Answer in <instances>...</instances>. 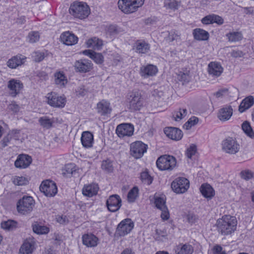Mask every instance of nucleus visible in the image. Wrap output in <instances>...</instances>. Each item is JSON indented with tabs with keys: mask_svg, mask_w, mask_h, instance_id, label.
I'll return each mask as SVG.
<instances>
[{
	"mask_svg": "<svg viewBox=\"0 0 254 254\" xmlns=\"http://www.w3.org/2000/svg\"><path fill=\"white\" fill-rule=\"evenodd\" d=\"M216 225L219 233L227 235L236 230L237 221L234 216L224 215L221 219L217 220Z\"/></svg>",
	"mask_w": 254,
	"mask_h": 254,
	"instance_id": "nucleus-1",
	"label": "nucleus"
},
{
	"mask_svg": "<svg viewBox=\"0 0 254 254\" xmlns=\"http://www.w3.org/2000/svg\"><path fill=\"white\" fill-rule=\"evenodd\" d=\"M69 12L75 18L84 19L89 15L90 9L85 2L75 1L70 4Z\"/></svg>",
	"mask_w": 254,
	"mask_h": 254,
	"instance_id": "nucleus-2",
	"label": "nucleus"
},
{
	"mask_svg": "<svg viewBox=\"0 0 254 254\" xmlns=\"http://www.w3.org/2000/svg\"><path fill=\"white\" fill-rule=\"evenodd\" d=\"M144 0H119L118 7L125 13H132L141 6Z\"/></svg>",
	"mask_w": 254,
	"mask_h": 254,
	"instance_id": "nucleus-3",
	"label": "nucleus"
},
{
	"mask_svg": "<svg viewBox=\"0 0 254 254\" xmlns=\"http://www.w3.org/2000/svg\"><path fill=\"white\" fill-rule=\"evenodd\" d=\"M176 158L168 155L161 156L156 161L157 167L162 171L172 170L176 167Z\"/></svg>",
	"mask_w": 254,
	"mask_h": 254,
	"instance_id": "nucleus-4",
	"label": "nucleus"
},
{
	"mask_svg": "<svg viewBox=\"0 0 254 254\" xmlns=\"http://www.w3.org/2000/svg\"><path fill=\"white\" fill-rule=\"evenodd\" d=\"M34 203L35 201L32 197L24 196L17 203V211L23 215L29 213L32 211Z\"/></svg>",
	"mask_w": 254,
	"mask_h": 254,
	"instance_id": "nucleus-5",
	"label": "nucleus"
},
{
	"mask_svg": "<svg viewBox=\"0 0 254 254\" xmlns=\"http://www.w3.org/2000/svg\"><path fill=\"white\" fill-rule=\"evenodd\" d=\"M222 149L226 153L235 154L240 150V145L235 138L228 137L222 142Z\"/></svg>",
	"mask_w": 254,
	"mask_h": 254,
	"instance_id": "nucleus-6",
	"label": "nucleus"
},
{
	"mask_svg": "<svg viewBox=\"0 0 254 254\" xmlns=\"http://www.w3.org/2000/svg\"><path fill=\"white\" fill-rule=\"evenodd\" d=\"M127 101L129 103V109L131 111L139 110L143 106V98L141 93L137 91L130 93L127 98Z\"/></svg>",
	"mask_w": 254,
	"mask_h": 254,
	"instance_id": "nucleus-7",
	"label": "nucleus"
},
{
	"mask_svg": "<svg viewBox=\"0 0 254 254\" xmlns=\"http://www.w3.org/2000/svg\"><path fill=\"white\" fill-rule=\"evenodd\" d=\"M190 187L189 181L184 177H178L171 184L172 190L176 193H183Z\"/></svg>",
	"mask_w": 254,
	"mask_h": 254,
	"instance_id": "nucleus-8",
	"label": "nucleus"
},
{
	"mask_svg": "<svg viewBox=\"0 0 254 254\" xmlns=\"http://www.w3.org/2000/svg\"><path fill=\"white\" fill-rule=\"evenodd\" d=\"M40 190L47 197L54 196L58 192L56 184L50 180H46L42 182Z\"/></svg>",
	"mask_w": 254,
	"mask_h": 254,
	"instance_id": "nucleus-9",
	"label": "nucleus"
},
{
	"mask_svg": "<svg viewBox=\"0 0 254 254\" xmlns=\"http://www.w3.org/2000/svg\"><path fill=\"white\" fill-rule=\"evenodd\" d=\"M147 145L141 141H137L130 145V154L135 159L141 158L146 152Z\"/></svg>",
	"mask_w": 254,
	"mask_h": 254,
	"instance_id": "nucleus-10",
	"label": "nucleus"
},
{
	"mask_svg": "<svg viewBox=\"0 0 254 254\" xmlns=\"http://www.w3.org/2000/svg\"><path fill=\"white\" fill-rule=\"evenodd\" d=\"M134 227V223L130 218L122 220L118 225L116 232L120 236H124L129 233Z\"/></svg>",
	"mask_w": 254,
	"mask_h": 254,
	"instance_id": "nucleus-11",
	"label": "nucleus"
},
{
	"mask_svg": "<svg viewBox=\"0 0 254 254\" xmlns=\"http://www.w3.org/2000/svg\"><path fill=\"white\" fill-rule=\"evenodd\" d=\"M46 98L48 104L52 107L63 108L65 104V98L59 96L56 92L48 93Z\"/></svg>",
	"mask_w": 254,
	"mask_h": 254,
	"instance_id": "nucleus-12",
	"label": "nucleus"
},
{
	"mask_svg": "<svg viewBox=\"0 0 254 254\" xmlns=\"http://www.w3.org/2000/svg\"><path fill=\"white\" fill-rule=\"evenodd\" d=\"M134 131V127L131 124L124 123L118 125L116 132L120 137L131 136Z\"/></svg>",
	"mask_w": 254,
	"mask_h": 254,
	"instance_id": "nucleus-13",
	"label": "nucleus"
},
{
	"mask_svg": "<svg viewBox=\"0 0 254 254\" xmlns=\"http://www.w3.org/2000/svg\"><path fill=\"white\" fill-rule=\"evenodd\" d=\"M108 209L111 212L118 211L122 205V200L118 194L111 195L106 201Z\"/></svg>",
	"mask_w": 254,
	"mask_h": 254,
	"instance_id": "nucleus-14",
	"label": "nucleus"
},
{
	"mask_svg": "<svg viewBox=\"0 0 254 254\" xmlns=\"http://www.w3.org/2000/svg\"><path fill=\"white\" fill-rule=\"evenodd\" d=\"M7 87L9 90V95L12 97H15L20 93L23 88V85L20 80L12 79L8 82Z\"/></svg>",
	"mask_w": 254,
	"mask_h": 254,
	"instance_id": "nucleus-15",
	"label": "nucleus"
},
{
	"mask_svg": "<svg viewBox=\"0 0 254 254\" xmlns=\"http://www.w3.org/2000/svg\"><path fill=\"white\" fill-rule=\"evenodd\" d=\"M74 67L76 71L86 73L92 68V64L88 60L81 59L75 62Z\"/></svg>",
	"mask_w": 254,
	"mask_h": 254,
	"instance_id": "nucleus-16",
	"label": "nucleus"
},
{
	"mask_svg": "<svg viewBox=\"0 0 254 254\" xmlns=\"http://www.w3.org/2000/svg\"><path fill=\"white\" fill-rule=\"evenodd\" d=\"M164 132L167 136L174 140H179L183 136L182 131L175 127H166L164 128Z\"/></svg>",
	"mask_w": 254,
	"mask_h": 254,
	"instance_id": "nucleus-17",
	"label": "nucleus"
},
{
	"mask_svg": "<svg viewBox=\"0 0 254 254\" xmlns=\"http://www.w3.org/2000/svg\"><path fill=\"white\" fill-rule=\"evenodd\" d=\"M150 46L143 40H138L134 44L133 50L139 54H145L150 51Z\"/></svg>",
	"mask_w": 254,
	"mask_h": 254,
	"instance_id": "nucleus-18",
	"label": "nucleus"
},
{
	"mask_svg": "<svg viewBox=\"0 0 254 254\" xmlns=\"http://www.w3.org/2000/svg\"><path fill=\"white\" fill-rule=\"evenodd\" d=\"M32 162L31 157L25 154H20L14 163L16 168L22 169L28 167Z\"/></svg>",
	"mask_w": 254,
	"mask_h": 254,
	"instance_id": "nucleus-19",
	"label": "nucleus"
},
{
	"mask_svg": "<svg viewBox=\"0 0 254 254\" xmlns=\"http://www.w3.org/2000/svg\"><path fill=\"white\" fill-rule=\"evenodd\" d=\"M35 248V242L32 239H27L19 249V254H32Z\"/></svg>",
	"mask_w": 254,
	"mask_h": 254,
	"instance_id": "nucleus-20",
	"label": "nucleus"
},
{
	"mask_svg": "<svg viewBox=\"0 0 254 254\" xmlns=\"http://www.w3.org/2000/svg\"><path fill=\"white\" fill-rule=\"evenodd\" d=\"M158 72L157 67L153 64H148L140 67V74L144 78H148L156 75Z\"/></svg>",
	"mask_w": 254,
	"mask_h": 254,
	"instance_id": "nucleus-21",
	"label": "nucleus"
},
{
	"mask_svg": "<svg viewBox=\"0 0 254 254\" xmlns=\"http://www.w3.org/2000/svg\"><path fill=\"white\" fill-rule=\"evenodd\" d=\"M62 42L65 45L71 46L77 43L78 38L69 31L63 33L61 35Z\"/></svg>",
	"mask_w": 254,
	"mask_h": 254,
	"instance_id": "nucleus-22",
	"label": "nucleus"
},
{
	"mask_svg": "<svg viewBox=\"0 0 254 254\" xmlns=\"http://www.w3.org/2000/svg\"><path fill=\"white\" fill-rule=\"evenodd\" d=\"M82 243L87 247H95L98 243V238L92 234H85L82 237Z\"/></svg>",
	"mask_w": 254,
	"mask_h": 254,
	"instance_id": "nucleus-23",
	"label": "nucleus"
},
{
	"mask_svg": "<svg viewBox=\"0 0 254 254\" xmlns=\"http://www.w3.org/2000/svg\"><path fill=\"white\" fill-rule=\"evenodd\" d=\"M81 141L84 148H89L92 147L94 142L93 134L88 131H83L81 134Z\"/></svg>",
	"mask_w": 254,
	"mask_h": 254,
	"instance_id": "nucleus-24",
	"label": "nucleus"
},
{
	"mask_svg": "<svg viewBox=\"0 0 254 254\" xmlns=\"http://www.w3.org/2000/svg\"><path fill=\"white\" fill-rule=\"evenodd\" d=\"M176 254H192L193 247L189 243H180L175 248Z\"/></svg>",
	"mask_w": 254,
	"mask_h": 254,
	"instance_id": "nucleus-25",
	"label": "nucleus"
},
{
	"mask_svg": "<svg viewBox=\"0 0 254 254\" xmlns=\"http://www.w3.org/2000/svg\"><path fill=\"white\" fill-rule=\"evenodd\" d=\"M223 68L217 62H210L208 65L209 74L213 76L218 77L222 73Z\"/></svg>",
	"mask_w": 254,
	"mask_h": 254,
	"instance_id": "nucleus-26",
	"label": "nucleus"
},
{
	"mask_svg": "<svg viewBox=\"0 0 254 254\" xmlns=\"http://www.w3.org/2000/svg\"><path fill=\"white\" fill-rule=\"evenodd\" d=\"M98 190V185L96 183L85 185L82 190V194L84 196L92 197L97 194Z\"/></svg>",
	"mask_w": 254,
	"mask_h": 254,
	"instance_id": "nucleus-27",
	"label": "nucleus"
},
{
	"mask_svg": "<svg viewBox=\"0 0 254 254\" xmlns=\"http://www.w3.org/2000/svg\"><path fill=\"white\" fill-rule=\"evenodd\" d=\"M26 57L22 55H18L9 59L7 63V66L11 68H15L22 65L25 62Z\"/></svg>",
	"mask_w": 254,
	"mask_h": 254,
	"instance_id": "nucleus-28",
	"label": "nucleus"
},
{
	"mask_svg": "<svg viewBox=\"0 0 254 254\" xmlns=\"http://www.w3.org/2000/svg\"><path fill=\"white\" fill-rule=\"evenodd\" d=\"M233 114V109L231 106H226L220 109L218 113V118L222 121L230 119Z\"/></svg>",
	"mask_w": 254,
	"mask_h": 254,
	"instance_id": "nucleus-29",
	"label": "nucleus"
},
{
	"mask_svg": "<svg viewBox=\"0 0 254 254\" xmlns=\"http://www.w3.org/2000/svg\"><path fill=\"white\" fill-rule=\"evenodd\" d=\"M254 104V98L250 96L242 100L239 107V111L240 113H243L250 108Z\"/></svg>",
	"mask_w": 254,
	"mask_h": 254,
	"instance_id": "nucleus-30",
	"label": "nucleus"
},
{
	"mask_svg": "<svg viewBox=\"0 0 254 254\" xmlns=\"http://www.w3.org/2000/svg\"><path fill=\"white\" fill-rule=\"evenodd\" d=\"M83 54L90 57L96 64H101L104 61V57L100 53H97L90 50H86L83 52Z\"/></svg>",
	"mask_w": 254,
	"mask_h": 254,
	"instance_id": "nucleus-31",
	"label": "nucleus"
},
{
	"mask_svg": "<svg viewBox=\"0 0 254 254\" xmlns=\"http://www.w3.org/2000/svg\"><path fill=\"white\" fill-rule=\"evenodd\" d=\"M97 109L98 112L102 115L110 114L112 110L110 104L105 100H102L97 104Z\"/></svg>",
	"mask_w": 254,
	"mask_h": 254,
	"instance_id": "nucleus-32",
	"label": "nucleus"
},
{
	"mask_svg": "<svg viewBox=\"0 0 254 254\" xmlns=\"http://www.w3.org/2000/svg\"><path fill=\"white\" fill-rule=\"evenodd\" d=\"M200 191L202 195L205 198L211 199L214 195V190L211 186L208 184L201 185Z\"/></svg>",
	"mask_w": 254,
	"mask_h": 254,
	"instance_id": "nucleus-33",
	"label": "nucleus"
},
{
	"mask_svg": "<svg viewBox=\"0 0 254 254\" xmlns=\"http://www.w3.org/2000/svg\"><path fill=\"white\" fill-rule=\"evenodd\" d=\"M193 35L194 38L197 40L205 41L209 38V33L200 28H196L193 30Z\"/></svg>",
	"mask_w": 254,
	"mask_h": 254,
	"instance_id": "nucleus-34",
	"label": "nucleus"
},
{
	"mask_svg": "<svg viewBox=\"0 0 254 254\" xmlns=\"http://www.w3.org/2000/svg\"><path fill=\"white\" fill-rule=\"evenodd\" d=\"M55 83L61 87H64L67 80L64 73L62 71H57L54 73Z\"/></svg>",
	"mask_w": 254,
	"mask_h": 254,
	"instance_id": "nucleus-35",
	"label": "nucleus"
},
{
	"mask_svg": "<svg viewBox=\"0 0 254 254\" xmlns=\"http://www.w3.org/2000/svg\"><path fill=\"white\" fill-rule=\"evenodd\" d=\"M86 45L88 48H92L94 50H100L103 46V41L99 38L93 37L86 42Z\"/></svg>",
	"mask_w": 254,
	"mask_h": 254,
	"instance_id": "nucleus-36",
	"label": "nucleus"
},
{
	"mask_svg": "<svg viewBox=\"0 0 254 254\" xmlns=\"http://www.w3.org/2000/svg\"><path fill=\"white\" fill-rule=\"evenodd\" d=\"M228 41L231 42H236L241 40L243 35L240 32H231L226 35Z\"/></svg>",
	"mask_w": 254,
	"mask_h": 254,
	"instance_id": "nucleus-37",
	"label": "nucleus"
},
{
	"mask_svg": "<svg viewBox=\"0 0 254 254\" xmlns=\"http://www.w3.org/2000/svg\"><path fill=\"white\" fill-rule=\"evenodd\" d=\"M32 228L34 232L38 234H46L49 232V228L46 226L41 225L37 222H36L32 225Z\"/></svg>",
	"mask_w": 254,
	"mask_h": 254,
	"instance_id": "nucleus-38",
	"label": "nucleus"
},
{
	"mask_svg": "<svg viewBox=\"0 0 254 254\" xmlns=\"http://www.w3.org/2000/svg\"><path fill=\"white\" fill-rule=\"evenodd\" d=\"M242 129L248 136L252 138H254V131L248 121H245L242 124Z\"/></svg>",
	"mask_w": 254,
	"mask_h": 254,
	"instance_id": "nucleus-39",
	"label": "nucleus"
},
{
	"mask_svg": "<svg viewBox=\"0 0 254 254\" xmlns=\"http://www.w3.org/2000/svg\"><path fill=\"white\" fill-rule=\"evenodd\" d=\"M39 123L40 125L45 128L49 129L52 127L54 121L48 117L44 116L39 118Z\"/></svg>",
	"mask_w": 254,
	"mask_h": 254,
	"instance_id": "nucleus-40",
	"label": "nucleus"
},
{
	"mask_svg": "<svg viewBox=\"0 0 254 254\" xmlns=\"http://www.w3.org/2000/svg\"><path fill=\"white\" fill-rule=\"evenodd\" d=\"M76 170L74 164H67L65 165L64 167L62 169V174L64 176L67 177L70 176Z\"/></svg>",
	"mask_w": 254,
	"mask_h": 254,
	"instance_id": "nucleus-41",
	"label": "nucleus"
},
{
	"mask_svg": "<svg viewBox=\"0 0 254 254\" xmlns=\"http://www.w3.org/2000/svg\"><path fill=\"white\" fill-rule=\"evenodd\" d=\"M17 222L15 221L8 220L7 221H4L1 223V226L3 229L8 231H12L14 230L17 227Z\"/></svg>",
	"mask_w": 254,
	"mask_h": 254,
	"instance_id": "nucleus-42",
	"label": "nucleus"
},
{
	"mask_svg": "<svg viewBox=\"0 0 254 254\" xmlns=\"http://www.w3.org/2000/svg\"><path fill=\"white\" fill-rule=\"evenodd\" d=\"M180 4V2L175 0H165L164 6L166 9L175 10L178 8Z\"/></svg>",
	"mask_w": 254,
	"mask_h": 254,
	"instance_id": "nucleus-43",
	"label": "nucleus"
},
{
	"mask_svg": "<svg viewBox=\"0 0 254 254\" xmlns=\"http://www.w3.org/2000/svg\"><path fill=\"white\" fill-rule=\"evenodd\" d=\"M49 54L50 53L47 51H45L44 52L37 51L34 53L33 57L36 62H40L46 57H47Z\"/></svg>",
	"mask_w": 254,
	"mask_h": 254,
	"instance_id": "nucleus-44",
	"label": "nucleus"
},
{
	"mask_svg": "<svg viewBox=\"0 0 254 254\" xmlns=\"http://www.w3.org/2000/svg\"><path fill=\"white\" fill-rule=\"evenodd\" d=\"M101 168L107 173L112 172L114 170L112 161L108 159L103 160L102 162Z\"/></svg>",
	"mask_w": 254,
	"mask_h": 254,
	"instance_id": "nucleus-45",
	"label": "nucleus"
},
{
	"mask_svg": "<svg viewBox=\"0 0 254 254\" xmlns=\"http://www.w3.org/2000/svg\"><path fill=\"white\" fill-rule=\"evenodd\" d=\"M40 34L37 31H31L29 33L27 40L30 43H34L38 42L40 39Z\"/></svg>",
	"mask_w": 254,
	"mask_h": 254,
	"instance_id": "nucleus-46",
	"label": "nucleus"
},
{
	"mask_svg": "<svg viewBox=\"0 0 254 254\" xmlns=\"http://www.w3.org/2000/svg\"><path fill=\"white\" fill-rule=\"evenodd\" d=\"M140 180L142 182L147 185H150L153 181V178L149 175L148 172H143L140 174Z\"/></svg>",
	"mask_w": 254,
	"mask_h": 254,
	"instance_id": "nucleus-47",
	"label": "nucleus"
},
{
	"mask_svg": "<svg viewBox=\"0 0 254 254\" xmlns=\"http://www.w3.org/2000/svg\"><path fill=\"white\" fill-rule=\"evenodd\" d=\"M165 203V200L163 197H156L155 198L154 203L155 206L160 210L162 209H167V206Z\"/></svg>",
	"mask_w": 254,
	"mask_h": 254,
	"instance_id": "nucleus-48",
	"label": "nucleus"
},
{
	"mask_svg": "<svg viewBox=\"0 0 254 254\" xmlns=\"http://www.w3.org/2000/svg\"><path fill=\"white\" fill-rule=\"evenodd\" d=\"M240 176L244 180L248 181L254 177V174L250 170H245L241 172Z\"/></svg>",
	"mask_w": 254,
	"mask_h": 254,
	"instance_id": "nucleus-49",
	"label": "nucleus"
},
{
	"mask_svg": "<svg viewBox=\"0 0 254 254\" xmlns=\"http://www.w3.org/2000/svg\"><path fill=\"white\" fill-rule=\"evenodd\" d=\"M138 190L136 187H134L129 190L127 194V199L129 201L133 202L134 201L137 197Z\"/></svg>",
	"mask_w": 254,
	"mask_h": 254,
	"instance_id": "nucleus-50",
	"label": "nucleus"
},
{
	"mask_svg": "<svg viewBox=\"0 0 254 254\" xmlns=\"http://www.w3.org/2000/svg\"><path fill=\"white\" fill-rule=\"evenodd\" d=\"M20 107L15 101H12L7 106V110L13 114H17L20 111Z\"/></svg>",
	"mask_w": 254,
	"mask_h": 254,
	"instance_id": "nucleus-51",
	"label": "nucleus"
},
{
	"mask_svg": "<svg viewBox=\"0 0 254 254\" xmlns=\"http://www.w3.org/2000/svg\"><path fill=\"white\" fill-rule=\"evenodd\" d=\"M13 182L16 185L23 186L26 185L28 183V181L24 177L17 176L14 179Z\"/></svg>",
	"mask_w": 254,
	"mask_h": 254,
	"instance_id": "nucleus-52",
	"label": "nucleus"
},
{
	"mask_svg": "<svg viewBox=\"0 0 254 254\" xmlns=\"http://www.w3.org/2000/svg\"><path fill=\"white\" fill-rule=\"evenodd\" d=\"M167 236L166 232L156 229L155 234H154V238L157 241H162L163 238L166 237Z\"/></svg>",
	"mask_w": 254,
	"mask_h": 254,
	"instance_id": "nucleus-53",
	"label": "nucleus"
},
{
	"mask_svg": "<svg viewBox=\"0 0 254 254\" xmlns=\"http://www.w3.org/2000/svg\"><path fill=\"white\" fill-rule=\"evenodd\" d=\"M177 78L179 80L183 82H188L190 80L189 75L187 73L182 71L179 72Z\"/></svg>",
	"mask_w": 254,
	"mask_h": 254,
	"instance_id": "nucleus-54",
	"label": "nucleus"
},
{
	"mask_svg": "<svg viewBox=\"0 0 254 254\" xmlns=\"http://www.w3.org/2000/svg\"><path fill=\"white\" fill-rule=\"evenodd\" d=\"M198 121V119L194 116L191 117L188 122L185 124L187 128H190L191 127L196 125Z\"/></svg>",
	"mask_w": 254,
	"mask_h": 254,
	"instance_id": "nucleus-55",
	"label": "nucleus"
},
{
	"mask_svg": "<svg viewBox=\"0 0 254 254\" xmlns=\"http://www.w3.org/2000/svg\"><path fill=\"white\" fill-rule=\"evenodd\" d=\"M196 146L193 144L190 146V147L188 148L186 152L187 156L191 159L192 156L194 155L196 152Z\"/></svg>",
	"mask_w": 254,
	"mask_h": 254,
	"instance_id": "nucleus-56",
	"label": "nucleus"
},
{
	"mask_svg": "<svg viewBox=\"0 0 254 254\" xmlns=\"http://www.w3.org/2000/svg\"><path fill=\"white\" fill-rule=\"evenodd\" d=\"M180 39V34L177 31H171L168 36V39L170 42L178 40Z\"/></svg>",
	"mask_w": 254,
	"mask_h": 254,
	"instance_id": "nucleus-57",
	"label": "nucleus"
},
{
	"mask_svg": "<svg viewBox=\"0 0 254 254\" xmlns=\"http://www.w3.org/2000/svg\"><path fill=\"white\" fill-rule=\"evenodd\" d=\"M76 93L77 96H84L87 94V90L85 88L84 86L81 85L77 88L76 89Z\"/></svg>",
	"mask_w": 254,
	"mask_h": 254,
	"instance_id": "nucleus-58",
	"label": "nucleus"
},
{
	"mask_svg": "<svg viewBox=\"0 0 254 254\" xmlns=\"http://www.w3.org/2000/svg\"><path fill=\"white\" fill-rule=\"evenodd\" d=\"M20 134V130L18 129H13L11 131H9L8 134L10 135L11 139H14L15 140H19V135Z\"/></svg>",
	"mask_w": 254,
	"mask_h": 254,
	"instance_id": "nucleus-59",
	"label": "nucleus"
},
{
	"mask_svg": "<svg viewBox=\"0 0 254 254\" xmlns=\"http://www.w3.org/2000/svg\"><path fill=\"white\" fill-rule=\"evenodd\" d=\"M213 23H216L218 25H222L224 23V19L218 15L212 14Z\"/></svg>",
	"mask_w": 254,
	"mask_h": 254,
	"instance_id": "nucleus-60",
	"label": "nucleus"
},
{
	"mask_svg": "<svg viewBox=\"0 0 254 254\" xmlns=\"http://www.w3.org/2000/svg\"><path fill=\"white\" fill-rule=\"evenodd\" d=\"M203 24L208 25L213 24L212 14L205 16L201 20Z\"/></svg>",
	"mask_w": 254,
	"mask_h": 254,
	"instance_id": "nucleus-61",
	"label": "nucleus"
},
{
	"mask_svg": "<svg viewBox=\"0 0 254 254\" xmlns=\"http://www.w3.org/2000/svg\"><path fill=\"white\" fill-rule=\"evenodd\" d=\"M212 251L213 254H226L225 251H223L222 247L218 245L214 246Z\"/></svg>",
	"mask_w": 254,
	"mask_h": 254,
	"instance_id": "nucleus-62",
	"label": "nucleus"
},
{
	"mask_svg": "<svg viewBox=\"0 0 254 254\" xmlns=\"http://www.w3.org/2000/svg\"><path fill=\"white\" fill-rule=\"evenodd\" d=\"M11 138L10 136V135L8 134V133L5 136L3 139L0 141V144L2 147H5L6 146L8 145V143L11 140Z\"/></svg>",
	"mask_w": 254,
	"mask_h": 254,
	"instance_id": "nucleus-63",
	"label": "nucleus"
},
{
	"mask_svg": "<svg viewBox=\"0 0 254 254\" xmlns=\"http://www.w3.org/2000/svg\"><path fill=\"white\" fill-rule=\"evenodd\" d=\"M188 221L190 223H194L197 220V216L193 213H189L187 216Z\"/></svg>",
	"mask_w": 254,
	"mask_h": 254,
	"instance_id": "nucleus-64",
	"label": "nucleus"
}]
</instances>
